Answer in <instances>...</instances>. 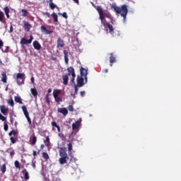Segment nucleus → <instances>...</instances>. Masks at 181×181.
Listing matches in <instances>:
<instances>
[{
  "mask_svg": "<svg viewBox=\"0 0 181 181\" xmlns=\"http://www.w3.org/2000/svg\"><path fill=\"white\" fill-rule=\"evenodd\" d=\"M96 10L98 11V13L99 14V19H100L101 23H103L105 29H109V32L111 35H114V27H112V25L110 24L108 22H107V20H105V18H107V19H110V22L114 24V23H112L113 20L111 13H110L108 11L104 12V10H103V7H101V6H98L96 7Z\"/></svg>",
  "mask_w": 181,
  "mask_h": 181,
  "instance_id": "obj_1",
  "label": "nucleus"
},
{
  "mask_svg": "<svg viewBox=\"0 0 181 181\" xmlns=\"http://www.w3.org/2000/svg\"><path fill=\"white\" fill-rule=\"evenodd\" d=\"M68 73L66 74L62 75V80L64 86L69 85V77L71 76V82L74 84L76 80V72L74 71V68L73 66H69L67 68Z\"/></svg>",
  "mask_w": 181,
  "mask_h": 181,
  "instance_id": "obj_2",
  "label": "nucleus"
},
{
  "mask_svg": "<svg viewBox=\"0 0 181 181\" xmlns=\"http://www.w3.org/2000/svg\"><path fill=\"white\" fill-rule=\"evenodd\" d=\"M112 8L116 13L121 15L124 21L127 19V16L128 15V7L127 5L123 4L121 7H119L117 4H113L112 5Z\"/></svg>",
  "mask_w": 181,
  "mask_h": 181,
  "instance_id": "obj_3",
  "label": "nucleus"
},
{
  "mask_svg": "<svg viewBox=\"0 0 181 181\" xmlns=\"http://www.w3.org/2000/svg\"><path fill=\"white\" fill-rule=\"evenodd\" d=\"M80 71H81V76H77L76 86H78V87H83V86L86 84L85 83H87V74H88V70L84 69L83 67H81ZM84 78H85V83H84Z\"/></svg>",
  "mask_w": 181,
  "mask_h": 181,
  "instance_id": "obj_4",
  "label": "nucleus"
},
{
  "mask_svg": "<svg viewBox=\"0 0 181 181\" xmlns=\"http://www.w3.org/2000/svg\"><path fill=\"white\" fill-rule=\"evenodd\" d=\"M59 156H61V158L59 159L60 165H64V163H67L69 156L67 155V148H66V147L60 148Z\"/></svg>",
  "mask_w": 181,
  "mask_h": 181,
  "instance_id": "obj_5",
  "label": "nucleus"
},
{
  "mask_svg": "<svg viewBox=\"0 0 181 181\" xmlns=\"http://www.w3.org/2000/svg\"><path fill=\"white\" fill-rule=\"evenodd\" d=\"M13 78L16 81L18 86L25 84V73H18L13 74Z\"/></svg>",
  "mask_w": 181,
  "mask_h": 181,
  "instance_id": "obj_6",
  "label": "nucleus"
},
{
  "mask_svg": "<svg viewBox=\"0 0 181 181\" xmlns=\"http://www.w3.org/2000/svg\"><path fill=\"white\" fill-rule=\"evenodd\" d=\"M62 94V90L54 89L53 91V97L56 101V103H63V98L59 97V95Z\"/></svg>",
  "mask_w": 181,
  "mask_h": 181,
  "instance_id": "obj_7",
  "label": "nucleus"
},
{
  "mask_svg": "<svg viewBox=\"0 0 181 181\" xmlns=\"http://www.w3.org/2000/svg\"><path fill=\"white\" fill-rule=\"evenodd\" d=\"M33 40V35H30V39L27 40L25 37H23L20 42L21 45H30Z\"/></svg>",
  "mask_w": 181,
  "mask_h": 181,
  "instance_id": "obj_8",
  "label": "nucleus"
},
{
  "mask_svg": "<svg viewBox=\"0 0 181 181\" xmlns=\"http://www.w3.org/2000/svg\"><path fill=\"white\" fill-rule=\"evenodd\" d=\"M40 30L44 35H52L53 33V30H47L45 25L41 26Z\"/></svg>",
  "mask_w": 181,
  "mask_h": 181,
  "instance_id": "obj_9",
  "label": "nucleus"
},
{
  "mask_svg": "<svg viewBox=\"0 0 181 181\" xmlns=\"http://www.w3.org/2000/svg\"><path fill=\"white\" fill-rule=\"evenodd\" d=\"M33 46L35 50H40L42 49V45H40V43L37 40L33 42Z\"/></svg>",
  "mask_w": 181,
  "mask_h": 181,
  "instance_id": "obj_10",
  "label": "nucleus"
},
{
  "mask_svg": "<svg viewBox=\"0 0 181 181\" xmlns=\"http://www.w3.org/2000/svg\"><path fill=\"white\" fill-rule=\"evenodd\" d=\"M117 62V58L114 56L113 53H110V67H112V64Z\"/></svg>",
  "mask_w": 181,
  "mask_h": 181,
  "instance_id": "obj_11",
  "label": "nucleus"
},
{
  "mask_svg": "<svg viewBox=\"0 0 181 181\" xmlns=\"http://www.w3.org/2000/svg\"><path fill=\"white\" fill-rule=\"evenodd\" d=\"M58 112H60L61 114H63V115L64 117H66V115H67L69 114V110L65 107H62V108H59L58 110Z\"/></svg>",
  "mask_w": 181,
  "mask_h": 181,
  "instance_id": "obj_12",
  "label": "nucleus"
},
{
  "mask_svg": "<svg viewBox=\"0 0 181 181\" xmlns=\"http://www.w3.org/2000/svg\"><path fill=\"white\" fill-rule=\"evenodd\" d=\"M57 47H64V40L61 37L57 40Z\"/></svg>",
  "mask_w": 181,
  "mask_h": 181,
  "instance_id": "obj_13",
  "label": "nucleus"
},
{
  "mask_svg": "<svg viewBox=\"0 0 181 181\" xmlns=\"http://www.w3.org/2000/svg\"><path fill=\"white\" fill-rule=\"evenodd\" d=\"M23 28L24 30H26V32H30V29H32V25H30L29 23H25Z\"/></svg>",
  "mask_w": 181,
  "mask_h": 181,
  "instance_id": "obj_14",
  "label": "nucleus"
},
{
  "mask_svg": "<svg viewBox=\"0 0 181 181\" xmlns=\"http://www.w3.org/2000/svg\"><path fill=\"white\" fill-rule=\"evenodd\" d=\"M64 56L66 64H69V52L67 50H64Z\"/></svg>",
  "mask_w": 181,
  "mask_h": 181,
  "instance_id": "obj_15",
  "label": "nucleus"
},
{
  "mask_svg": "<svg viewBox=\"0 0 181 181\" xmlns=\"http://www.w3.org/2000/svg\"><path fill=\"white\" fill-rule=\"evenodd\" d=\"M64 56L66 64H69V52L67 50H64Z\"/></svg>",
  "mask_w": 181,
  "mask_h": 181,
  "instance_id": "obj_16",
  "label": "nucleus"
},
{
  "mask_svg": "<svg viewBox=\"0 0 181 181\" xmlns=\"http://www.w3.org/2000/svg\"><path fill=\"white\" fill-rule=\"evenodd\" d=\"M80 127V121L77 120L75 123L72 124V129L73 131L76 129H78Z\"/></svg>",
  "mask_w": 181,
  "mask_h": 181,
  "instance_id": "obj_17",
  "label": "nucleus"
},
{
  "mask_svg": "<svg viewBox=\"0 0 181 181\" xmlns=\"http://www.w3.org/2000/svg\"><path fill=\"white\" fill-rule=\"evenodd\" d=\"M23 112L25 117V118L29 117V112H28V109L26 108V106L23 105L22 106Z\"/></svg>",
  "mask_w": 181,
  "mask_h": 181,
  "instance_id": "obj_18",
  "label": "nucleus"
},
{
  "mask_svg": "<svg viewBox=\"0 0 181 181\" xmlns=\"http://www.w3.org/2000/svg\"><path fill=\"white\" fill-rule=\"evenodd\" d=\"M0 110H1V112L2 114H4V115H8V109H6V108H5V106L1 105V106H0Z\"/></svg>",
  "mask_w": 181,
  "mask_h": 181,
  "instance_id": "obj_19",
  "label": "nucleus"
},
{
  "mask_svg": "<svg viewBox=\"0 0 181 181\" xmlns=\"http://www.w3.org/2000/svg\"><path fill=\"white\" fill-rule=\"evenodd\" d=\"M30 145H36V142H37V138L36 136H33V138H30Z\"/></svg>",
  "mask_w": 181,
  "mask_h": 181,
  "instance_id": "obj_20",
  "label": "nucleus"
},
{
  "mask_svg": "<svg viewBox=\"0 0 181 181\" xmlns=\"http://www.w3.org/2000/svg\"><path fill=\"white\" fill-rule=\"evenodd\" d=\"M74 84V87H75V91L72 95H73V98H76V95H77V94H78V86H77L76 84V82Z\"/></svg>",
  "mask_w": 181,
  "mask_h": 181,
  "instance_id": "obj_21",
  "label": "nucleus"
},
{
  "mask_svg": "<svg viewBox=\"0 0 181 181\" xmlns=\"http://www.w3.org/2000/svg\"><path fill=\"white\" fill-rule=\"evenodd\" d=\"M23 172L25 173H24V179H25V180H29V178H30L29 173L28 172V170H26V169H24L23 170Z\"/></svg>",
  "mask_w": 181,
  "mask_h": 181,
  "instance_id": "obj_22",
  "label": "nucleus"
},
{
  "mask_svg": "<svg viewBox=\"0 0 181 181\" xmlns=\"http://www.w3.org/2000/svg\"><path fill=\"white\" fill-rule=\"evenodd\" d=\"M51 16L53 18L54 22H55L56 23H57V22H59V18H58L57 14L56 13H52L51 14Z\"/></svg>",
  "mask_w": 181,
  "mask_h": 181,
  "instance_id": "obj_23",
  "label": "nucleus"
},
{
  "mask_svg": "<svg viewBox=\"0 0 181 181\" xmlns=\"http://www.w3.org/2000/svg\"><path fill=\"white\" fill-rule=\"evenodd\" d=\"M2 77H1V81L3 83H6V80L8 79V77L6 76V73L4 72L1 74Z\"/></svg>",
  "mask_w": 181,
  "mask_h": 181,
  "instance_id": "obj_24",
  "label": "nucleus"
},
{
  "mask_svg": "<svg viewBox=\"0 0 181 181\" xmlns=\"http://www.w3.org/2000/svg\"><path fill=\"white\" fill-rule=\"evenodd\" d=\"M30 92L33 97H37V90L36 88H31Z\"/></svg>",
  "mask_w": 181,
  "mask_h": 181,
  "instance_id": "obj_25",
  "label": "nucleus"
},
{
  "mask_svg": "<svg viewBox=\"0 0 181 181\" xmlns=\"http://www.w3.org/2000/svg\"><path fill=\"white\" fill-rule=\"evenodd\" d=\"M44 144H45L46 146H49L50 145V138H49V136L44 139Z\"/></svg>",
  "mask_w": 181,
  "mask_h": 181,
  "instance_id": "obj_26",
  "label": "nucleus"
},
{
  "mask_svg": "<svg viewBox=\"0 0 181 181\" xmlns=\"http://www.w3.org/2000/svg\"><path fill=\"white\" fill-rule=\"evenodd\" d=\"M14 100L16 103H18V104H23V103L22 102V98H21V97L15 96Z\"/></svg>",
  "mask_w": 181,
  "mask_h": 181,
  "instance_id": "obj_27",
  "label": "nucleus"
},
{
  "mask_svg": "<svg viewBox=\"0 0 181 181\" xmlns=\"http://www.w3.org/2000/svg\"><path fill=\"white\" fill-rule=\"evenodd\" d=\"M68 151H69V155H71V151H73V143L70 142L69 144H68Z\"/></svg>",
  "mask_w": 181,
  "mask_h": 181,
  "instance_id": "obj_28",
  "label": "nucleus"
},
{
  "mask_svg": "<svg viewBox=\"0 0 181 181\" xmlns=\"http://www.w3.org/2000/svg\"><path fill=\"white\" fill-rule=\"evenodd\" d=\"M12 135H13V136H16V135H18V132L15 130H11L9 133H8V136H12Z\"/></svg>",
  "mask_w": 181,
  "mask_h": 181,
  "instance_id": "obj_29",
  "label": "nucleus"
},
{
  "mask_svg": "<svg viewBox=\"0 0 181 181\" xmlns=\"http://www.w3.org/2000/svg\"><path fill=\"white\" fill-rule=\"evenodd\" d=\"M7 152L10 153L11 158L12 159V158H13V156L15 155V150L8 149Z\"/></svg>",
  "mask_w": 181,
  "mask_h": 181,
  "instance_id": "obj_30",
  "label": "nucleus"
},
{
  "mask_svg": "<svg viewBox=\"0 0 181 181\" xmlns=\"http://www.w3.org/2000/svg\"><path fill=\"white\" fill-rule=\"evenodd\" d=\"M0 170H1V172H2V173H5V172H6V165L3 164Z\"/></svg>",
  "mask_w": 181,
  "mask_h": 181,
  "instance_id": "obj_31",
  "label": "nucleus"
},
{
  "mask_svg": "<svg viewBox=\"0 0 181 181\" xmlns=\"http://www.w3.org/2000/svg\"><path fill=\"white\" fill-rule=\"evenodd\" d=\"M45 101L48 105H50V98H49V94L45 95Z\"/></svg>",
  "mask_w": 181,
  "mask_h": 181,
  "instance_id": "obj_32",
  "label": "nucleus"
},
{
  "mask_svg": "<svg viewBox=\"0 0 181 181\" xmlns=\"http://www.w3.org/2000/svg\"><path fill=\"white\" fill-rule=\"evenodd\" d=\"M21 13H22V16H24V18H25V16H28V11L25 10V9H22L21 10Z\"/></svg>",
  "mask_w": 181,
  "mask_h": 181,
  "instance_id": "obj_33",
  "label": "nucleus"
},
{
  "mask_svg": "<svg viewBox=\"0 0 181 181\" xmlns=\"http://www.w3.org/2000/svg\"><path fill=\"white\" fill-rule=\"evenodd\" d=\"M8 104H9L11 107L15 105V103L13 102V99H9L7 100Z\"/></svg>",
  "mask_w": 181,
  "mask_h": 181,
  "instance_id": "obj_34",
  "label": "nucleus"
},
{
  "mask_svg": "<svg viewBox=\"0 0 181 181\" xmlns=\"http://www.w3.org/2000/svg\"><path fill=\"white\" fill-rule=\"evenodd\" d=\"M14 165H15L16 169H21V163L18 160H16L14 162Z\"/></svg>",
  "mask_w": 181,
  "mask_h": 181,
  "instance_id": "obj_35",
  "label": "nucleus"
},
{
  "mask_svg": "<svg viewBox=\"0 0 181 181\" xmlns=\"http://www.w3.org/2000/svg\"><path fill=\"white\" fill-rule=\"evenodd\" d=\"M42 158H44V159L47 160V159H49V154H47V153H46V152H43L42 153Z\"/></svg>",
  "mask_w": 181,
  "mask_h": 181,
  "instance_id": "obj_36",
  "label": "nucleus"
},
{
  "mask_svg": "<svg viewBox=\"0 0 181 181\" xmlns=\"http://www.w3.org/2000/svg\"><path fill=\"white\" fill-rule=\"evenodd\" d=\"M4 16H5V15L4 14V12L0 11V22L1 23L4 22Z\"/></svg>",
  "mask_w": 181,
  "mask_h": 181,
  "instance_id": "obj_37",
  "label": "nucleus"
},
{
  "mask_svg": "<svg viewBox=\"0 0 181 181\" xmlns=\"http://www.w3.org/2000/svg\"><path fill=\"white\" fill-rule=\"evenodd\" d=\"M52 1L53 0H49V1H50L49 7L53 10V9H54V8H56V6L54 4H53Z\"/></svg>",
  "mask_w": 181,
  "mask_h": 181,
  "instance_id": "obj_38",
  "label": "nucleus"
},
{
  "mask_svg": "<svg viewBox=\"0 0 181 181\" xmlns=\"http://www.w3.org/2000/svg\"><path fill=\"white\" fill-rule=\"evenodd\" d=\"M58 15H61L65 19H67V18H69V16H67V13H66V12H64L62 13H59Z\"/></svg>",
  "mask_w": 181,
  "mask_h": 181,
  "instance_id": "obj_39",
  "label": "nucleus"
},
{
  "mask_svg": "<svg viewBox=\"0 0 181 181\" xmlns=\"http://www.w3.org/2000/svg\"><path fill=\"white\" fill-rule=\"evenodd\" d=\"M16 137H11L10 141H11V144H16Z\"/></svg>",
  "mask_w": 181,
  "mask_h": 181,
  "instance_id": "obj_40",
  "label": "nucleus"
},
{
  "mask_svg": "<svg viewBox=\"0 0 181 181\" xmlns=\"http://www.w3.org/2000/svg\"><path fill=\"white\" fill-rule=\"evenodd\" d=\"M68 110H69V111H70L71 112H73V111H74V107H73V105H70L68 107Z\"/></svg>",
  "mask_w": 181,
  "mask_h": 181,
  "instance_id": "obj_41",
  "label": "nucleus"
},
{
  "mask_svg": "<svg viewBox=\"0 0 181 181\" xmlns=\"http://www.w3.org/2000/svg\"><path fill=\"white\" fill-rule=\"evenodd\" d=\"M9 128V126H8V123H5L4 122V131H8V129Z\"/></svg>",
  "mask_w": 181,
  "mask_h": 181,
  "instance_id": "obj_42",
  "label": "nucleus"
},
{
  "mask_svg": "<svg viewBox=\"0 0 181 181\" xmlns=\"http://www.w3.org/2000/svg\"><path fill=\"white\" fill-rule=\"evenodd\" d=\"M4 12L6 14L9 13L10 11H9V7L6 6L4 8Z\"/></svg>",
  "mask_w": 181,
  "mask_h": 181,
  "instance_id": "obj_43",
  "label": "nucleus"
},
{
  "mask_svg": "<svg viewBox=\"0 0 181 181\" xmlns=\"http://www.w3.org/2000/svg\"><path fill=\"white\" fill-rule=\"evenodd\" d=\"M0 119L1 121H6V117H5L2 114L0 113Z\"/></svg>",
  "mask_w": 181,
  "mask_h": 181,
  "instance_id": "obj_44",
  "label": "nucleus"
},
{
  "mask_svg": "<svg viewBox=\"0 0 181 181\" xmlns=\"http://www.w3.org/2000/svg\"><path fill=\"white\" fill-rule=\"evenodd\" d=\"M31 165L33 168V169H36V161L35 160H33Z\"/></svg>",
  "mask_w": 181,
  "mask_h": 181,
  "instance_id": "obj_45",
  "label": "nucleus"
},
{
  "mask_svg": "<svg viewBox=\"0 0 181 181\" xmlns=\"http://www.w3.org/2000/svg\"><path fill=\"white\" fill-rule=\"evenodd\" d=\"M8 50H9V47H6L5 49H1V51L3 52V53H8Z\"/></svg>",
  "mask_w": 181,
  "mask_h": 181,
  "instance_id": "obj_46",
  "label": "nucleus"
},
{
  "mask_svg": "<svg viewBox=\"0 0 181 181\" xmlns=\"http://www.w3.org/2000/svg\"><path fill=\"white\" fill-rule=\"evenodd\" d=\"M43 16H47V18H50V13H49V12L43 13Z\"/></svg>",
  "mask_w": 181,
  "mask_h": 181,
  "instance_id": "obj_47",
  "label": "nucleus"
},
{
  "mask_svg": "<svg viewBox=\"0 0 181 181\" xmlns=\"http://www.w3.org/2000/svg\"><path fill=\"white\" fill-rule=\"evenodd\" d=\"M27 121L29 125H32V119H30V117H27Z\"/></svg>",
  "mask_w": 181,
  "mask_h": 181,
  "instance_id": "obj_48",
  "label": "nucleus"
},
{
  "mask_svg": "<svg viewBox=\"0 0 181 181\" xmlns=\"http://www.w3.org/2000/svg\"><path fill=\"white\" fill-rule=\"evenodd\" d=\"M52 127H55V128H57V127L59 126L57 125V123L56 122H52Z\"/></svg>",
  "mask_w": 181,
  "mask_h": 181,
  "instance_id": "obj_49",
  "label": "nucleus"
},
{
  "mask_svg": "<svg viewBox=\"0 0 181 181\" xmlns=\"http://www.w3.org/2000/svg\"><path fill=\"white\" fill-rule=\"evenodd\" d=\"M81 97H85L86 96V91H81Z\"/></svg>",
  "mask_w": 181,
  "mask_h": 181,
  "instance_id": "obj_50",
  "label": "nucleus"
},
{
  "mask_svg": "<svg viewBox=\"0 0 181 181\" xmlns=\"http://www.w3.org/2000/svg\"><path fill=\"white\" fill-rule=\"evenodd\" d=\"M4 46V42L0 39V50L2 49V47Z\"/></svg>",
  "mask_w": 181,
  "mask_h": 181,
  "instance_id": "obj_51",
  "label": "nucleus"
},
{
  "mask_svg": "<svg viewBox=\"0 0 181 181\" xmlns=\"http://www.w3.org/2000/svg\"><path fill=\"white\" fill-rule=\"evenodd\" d=\"M31 83L32 84H35V77L33 76L31 77Z\"/></svg>",
  "mask_w": 181,
  "mask_h": 181,
  "instance_id": "obj_52",
  "label": "nucleus"
},
{
  "mask_svg": "<svg viewBox=\"0 0 181 181\" xmlns=\"http://www.w3.org/2000/svg\"><path fill=\"white\" fill-rule=\"evenodd\" d=\"M75 4H77V5H80V1L78 0H73Z\"/></svg>",
  "mask_w": 181,
  "mask_h": 181,
  "instance_id": "obj_53",
  "label": "nucleus"
},
{
  "mask_svg": "<svg viewBox=\"0 0 181 181\" xmlns=\"http://www.w3.org/2000/svg\"><path fill=\"white\" fill-rule=\"evenodd\" d=\"M12 32H13V27L11 25L10 27V33H12Z\"/></svg>",
  "mask_w": 181,
  "mask_h": 181,
  "instance_id": "obj_54",
  "label": "nucleus"
},
{
  "mask_svg": "<svg viewBox=\"0 0 181 181\" xmlns=\"http://www.w3.org/2000/svg\"><path fill=\"white\" fill-rule=\"evenodd\" d=\"M50 93H52V88L48 89L47 94H48V95H49V94H50Z\"/></svg>",
  "mask_w": 181,
  "mask_h": 181,
  "instance_id": "obj_55",
  "label": "nucleus"
},
{
  "mask_svg": "<svg viewBox=\"0 0 181 181\" xmlns=\"http://www.w3.org/2000/svg\"><path fill=\"white\" fill-rule=\"evenodd\" d=\"M10 122H11V124H13L14 120H13V117H11V119H10Z\"/></svg>",
  "mask_w": 181,
  "mask_h": 181,
  "instance_id": "obj_56",
  "label": "nucleus"
},
{
  "mask_svg": "<svg viewBox=\"0 0 181 181\" xmlns=\"http://www.w3.org/2000/svg\"><path fill=\"white\" fill-rule=\"evenodd\" d=\"M33 156H36L37 155V152L36 151H33Z\"/></svg>",
  "mask_w": 181,
  "mask_h": 181,
  "instance_id": "obj_57",
  "label": "nucleus"
},
{
  "mask_svg": "<svg viewBox=\"0 0 181 181\" xmlns=\"http://www.w3.org/2000/svg\"><path fill=\"white\" fill-rule=\"evenodd\" d=\"M57 129L58 132H60V127H59V126H57Z\"/></svg>",
  "mask_w": 181,
  "mask_h": 181,
  "instance_id": "obj_58",
  "label": "nucleus"
},
{
  "mask_svg": "<svg viewBox=\"0 0 181 181\" xmlns=\"http://www.w3.org/2000/svg\"><path fill=\"white\" fill-rule=\"evenodd\" d=\"M43 148H45V144H42V145L40 146V149H43Z\"/></svg>",
  "mask_w": 181,
  "mask_h": 181,
  "instance_id": "obj_59",
  "label": "nucleus"
},
{
  "mask_svg": "<svg viewBox=\"0 0 181 181\" xmlns=\"http://www.w3.org/2000/svg\"><path fill=\"white\" fill-rule=\"evenodd\" d=\"M104 73H108V69H105Z\"/></svg>",
  "mask_w": 181,
  "mask_h": 181,
  "instance_id": "obj_60",
  "label": "nucleus"
},
{
  "mask_svg": "<svg viewBox=\"0 0 181 181\" xmlns=\"http://www.w3.org/2000/svg\"><path fill=\"white\" fill-rule=\"evenodd\" d=\"M6 18H8V19H9V13L6 14Z\"/></svg>",
  "mask_w": 181,
  "mask_h": 181,
  "instance_id": "obj_61",
  "label": "nucleus"
},
{
  "mask_svg": "<svg viewBox=\"0 0 181 181\" xmlns=\"http://www.w3.org/2000/svg\"><path fill=\"white\" fill-rule=\"evenodd\" d=\"M2 64V60L0 59V65Z\"/></svg>",
  "mask_w": 181,
  "mask_h": 181,
  "instance_id": "obj_62",
  "label": "nucleus"
},
{
  "mask_svg": "<svg viewBox=\"0 0 181 181\" xmlns=\"http://www.w3.org/2000/svg\"><path fill=\"white\" fill-rule=\"evenodd\" d=\"M5 90H6V91H8V86H6Z\"/></svg>",
  "mask_w": 181,
  "mask_h": 181,
  "instance_id": "obj_63",
  "label": "nucleus"
},
{
  "mask_svg": "<svg viewBox=\"0 0 181 181\" xmlns=\"http://www.w3.org/2000/svg\"><path fill=\"white\" fill-rule=\"evenodd\" d=\"M40 150L38 151V153H40Z\"/></svg>",
  "mask_w": 181,
  "mask_h": 181,
  "instance_id": "obj_64",
  "label": "nucleus"
}]
</instances>
